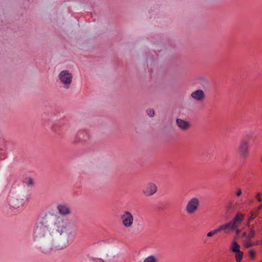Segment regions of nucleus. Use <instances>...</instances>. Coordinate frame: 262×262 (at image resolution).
Here are the masks:
<instances>
[{"mask_svg":"<svg viewBox=\"0 0 262 262\" xmlns=\"http://www.w3.org/2000/svg\"><path fill=\"white\" fill-rule=\"evenodd\" d=\"M74 236V228L71 223L52 213L40 219L33 233V237L37 242L59 250L67 248Z\"/></svg>","mask_w":262,"mask_h":262,"instance_id":"1","label":"nucleus"},{"mask_svg":"<svg viewBox=\"0 0 262 262\" xmlns=\"http://www.w3.org/2000/svg\"><path fill=\"white\" fill-rule=\"evenodd\" d=\"M244 220V215L238 212L236 214L232 221L224 224L220 225L218 227L220 231H224L225 233H228L230 231L235 230L237 229L241 225Z\"/></svg>","mask_w":262,"mask_h":262,"instance_id":"2","label":"nucleus"},{"mask_svg":"<svg viewBox=\"0 0 262 262\" xmlns=\"http://www.w3.org/2000/svg\"><path fill=\"white\" fill-rule=\"evenodd\" d=\"M250 142L246 139H242L237 147V153L241 158H247L250 152Z\"/></svg>","mask_w":262,"mask_h":262,"instance_id":"3","label":"nucleus"},{"mask_svg":"<svg viewBox=\"0 0 262 262\" xmlns=\"http://www.w3.org/2000/svg\"><path fill=\"white\" fill-rule=\"evenodd\" d=\"M58 77L65 89H68L70 88L73 79V75L68 70H63L59 73Z\"/></svg>","mask_w":262,"mask_h":262,"instance_id":"4","label":"nucleus"},{"mask_svg":"<svg viewBox=\"0 0 262 262\" xmlns=\"http://www.w3.org/2000/svg\"><path fill=\"white\" fill-rule=\"evenodd\" d=\"M120 220L123 226L125 228H130L134 224V216L129 211H124L120 216Z\"/></svg>","mask_w":262,"mask_h":262,"instance_id":"5","label":"nucleus"},{"mask_svg":"<svg viewBox=\"0 0 262 262\" xmlns=\"http://www.w3.org/2000/svg\"><path fill=\"white\" fill-rule=\"evenodd\" d=\"M200 205V201L199 199L193 198L191 199L188 202L186 207V211L189 214H194L198 209Z\"/></svg>","mask_w":262,"mask_h":262,"instance_id":"6","label":"nucleus"},{"mask_svg":"<svg viewBox=\"0 0 262 262\" xmlns=\"http://www.w3.org/2000/svg\"><path fill=\"white\" fill-rule=\"evenodd\" d=\"M8 205L10 209H17L24 203V201L20 199V196L15 195L11 196L8 200Z\"/></svg>","mask_w":262,"mask_h":262,"instance_id":"7","label":"nucleus"},{"mask_svg":"<svg viewBox=\"0 0 262 262\" xmlns=\"http://www.w3.org/2000/svg\"><path fill=\"white\" fill-rule=\"evenodd\" d=\"M158 191L157 185L152 182L148 183L142 190V193L146 196H150L155 194Z\"/></svg>","mask_w":262,"mask_h":262,"instance_id":"8","label":"nucleus"},{"mask_svg":"<svg viewBox=\"0 0 262 262\" xmlns=\"http://www.w3.org/2000/svg\"><path fill=\"white\" fill-rule=\"evenodd\" d=\"M191 98L199 102H203L206 99V94L201 89L196 90L191 93Z\"/></svg>","mask_w":262,"mask_h":262,"instance_id":"9","label":"nucleus"},{"mask_svg":"<svg viewBox=\"0 0 262 262\" xmlns=\"http://www.w3.org/2000/svg\"><path fill=\"white\" fill-rule=\"evenodd\" d=\"M58 213L61 216H67L71 214V208L66 204H58L57 206Z\"/></svg>","mask_w":262,"mask_h":262,"instance_id":"10","label":"nucleus"},{"mask_svg":"<svg viewBox=\"0 0 262 262\" xmlns=\"http://www.w3.org/2000/svg\"><path fill=\"white\" fill-rule=\"evenodd\" d=\"M117 251L114 249H109L106 251L105 259L106 262H114L117 257Z\"/></svg>","mask_w":262,"mask_h":262,"instance_id":"11","label":"nucleus"},{"mask_svg":"<svg viewBox=\"0 0 262 262\" xmlns=\"http://www.w3.org/2000/svg\"><path fill=\"white\" fill-rule=\"evenodd\" d=\"M191 127V124L189 122L181 120V129L187 130Z\"/></svg>","mask_w":262,"mask_h":262,"instance_id":"12","label":"nucleus"},{"mask_svg":"<svg viewBox=\"0 0 262 262\" xmlns=\"http://www.w3.org/2000/svg\"><path fill=\"white\" fill-rule=\"evenodd\" d=\"M230 249L233 252H238L240 250V246L236 242H233L231 244Z\"/></svg>","mask_w":262,"mask_h":262,"instance_id":"13","label":"nucleus"},{"mask_svg":"<svg viewBox=\"0 0 262 262\" xmlns=\"http://www.w3.org/2000/svg\"><path fill=\"white\" fill-rule=\"evenodd\" d=\"M143 262H158V259L155 255H150L146 257Z\"/></svg>","mask_w":262,"mask_h":262,"instance_id":"14","label":"nucleus"},{"mask_svg":"<svg viewBox=\"0 0 262 262\" xmlns=\"http://www.w3.org/2000/svg\"><path fill=\"white\" fill-rule=\"evenodd\" d=\"M220 232V231L219 228V227H217L215 229H214L212 230H211L210 231L208 232L207 233V236L208 237H212Z\"/></svg>","mask_w":262,"mask_h":262,"instance_id":"15","label":"nucleus"},{"mask_svg":"<svg viewBox=\"0 0 262 262\" xmlns=\"http://www.w3.org/2000/svg\"><path fill=\"white\" fill-rule=\"evenodd\" d=\"M235 258L237 261H241L243 257V252L241 250L235 252Z\"/></svg>","mask_w":262,"mask_h":262,"instance_id":"16","label":"nucleus"},{"mask_svg":"<svg viewBox=\"0 0 262 262\" xmlns=\"http://www.w3.org/2000/svg\"><path fill=\"white\" fill-rule=\"evenodd\" d=\"M255 232L253 228H250V231L248 233L247 238L251 239L255 236Z\"/></svg>","mask_w":262,"mask_h":262,"instance_id":"17","label":"nucleus"},{"mask_svg":"<svg viewBox=\"0 0 262 262\" xmlns=\"http://www.w3.org/2000/svg\"><path fill=\"white\" fill-rule=\"evenodd\" d=\"M254 245V244L251 242V239L246 238L245 241L244 246L246 248H249Z\"/></svg>","mask_w":262,"mask_h":262,"instance_id":"18","label":"nucleus"},{"mask_svg":"<svg viewBox=\"0 0 262 262\" xmlns=\"http://www.w3.org/2000/svg\"><path fill=\"white\" fill-rule=\"evenodd\" d=\"M146 113H147V115L150 118H152L155 116V111L153 109L147 110Z\"/></svg>","mask_w":262,"mask_h":262,"instance_id":"19","label":"nucleus"},{"mask_svg":"<svg viewBox=\"0 0 262 262\" xmlns=\"http://www.w3.org/2000/svg\"><path fill=\"white\" fill-rule=\"evenodd\" d=\"M249 255L251 258H253L255 255V252L254 250H251L249 252Z\"/></svg>","mask_w":262,"mask_h":262,"instance_id":"20","label":"nucleus"},{"mask_svg":"<svg viewBox=\"0 0 262 262\" xmlns=\"http://www.w3.org/2000/svg\"><path fill=\"white\" fill-rule=\"evenodd\" d=\"M256 199H257V200L259 202H261V199L260 198V193H257L256 194Z\"/></svg>","mask_w":262,"mask_h":262,"instance_id":"21","label":"nucleus"},{"mask_svg":"<svg viewBox=\"0 0 262 262\" xmlns=\"http://www.w3.org/2000/svg\"><path fill=\"white\" fill-rule=\"evenodd\" d=\"M250 217L249 219V222H250L251 220L254 219L255 218V216L254 214V213L252 212Z\"/></svg>","mask_w":262,"mask_h":262,"instance_id":"22","label":"nucleus"},{"mask_svg":"<svg viewBox=\"0 0 262 262\" xmlns=\"http://www.w3.org/2000/svg\"><path fill=\"white\" fill-rule=\"evenodd\" d=\"M242 193V190L241 189L239 188L238 189V191H237L236 195L237 196H239L241 195Z\"/></svg>","mask_w":262,"mask_h":262,"instance_id":"23","label":"nucleus"},{"mask_svg":"<svg viewBox=\"0 0 262 262\" xmlns=\"http://www.w3.org/2000/svg\"><path fill=\"white\" fill-rule=\"evenodd\" d=\"M176 122H177V124L178 125V126L180 127V119H177Z\"/></svg>","mask_w":262,"mask_h":262,"instance_id":"24","label":"nucleus"},{"mask_svg":"<svg viewBox=\"0 0 262 262\" xmlns=\"http://www.w3.org/2000/svg\"><path fill=\"white\" fill-rule=\"evenodd\" d=\"M235 230H236V234L238 235L240 233V230L238 229H236Z\"/></svg>","mask_w":262,"mask_h":262,"instance_id":"25","label":"nucleus"},{"mask_svg":"<svg viewBox=\"0 0 262 262\" xmlns=\"http://www.w3.org/2000/svg\"><path fill=\"white\" fill-rule=\"evenodd\" d=\"M243 236H247V233L246 232H244L242 234Z\"/></svg>","mask_w":262,"mask_h":262,"instance_id":"26","label":"nucleus"},{"mask_svg":"<svg viewBox=\"0 0 262 262\" xmlns=\"http://www.w3.org/2000/svg\"><path fill=\"white\" fill-rule=\"evenodd\" d=\"M29 184H31L33 183V181L32 179H30L29 180Z\"/></svg>","mask_w":262,"mask_h":262,"instance_id":"27","label":"nucleus"},{"mask_svg":"<svg viewBox=\"0 0 262 262\" xmlns=\"http://www.w3.org/2000/svg\"><path fill=\"white\" fill-rule=\"evenodd\" d=\"M262 208V204L258 207V209H260Z\"/></svg>","mask_w":262,"mask_h":262,"instance_id":"28","label":"nucleus"},{"mask_svg":"<svg viewBox=\"0 0 262 262\" xmlns=\"http://www.w3.org/2000/svg\"><path fill=\"white\" fill-rule=\"evenodd\" d=\"M237 262H241V261H237Z\"/></svg>","mask_w":262,"mask_h":262,"instance_id":"29","label":"nucleus"}]
</instances>
